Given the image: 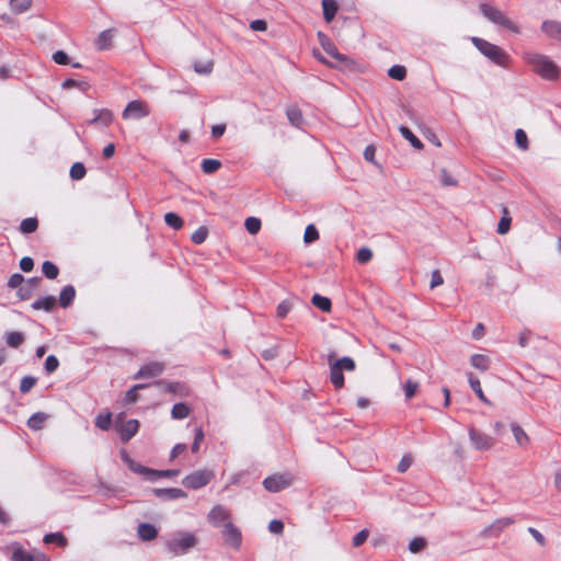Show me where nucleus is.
<instances>
[{"label": "nucleus", "mask_w": 561, "mask_h": 561, "mask_svg": "<svg viewBox=\"0 0 561 561\" xmlns=\"http://www.w3.org/2000/svg\"><path fill=\"white\" fill-rule=\"evenodd\" d=\"M523 59L542 79L556 80L560 76V68L546 55L528 51L523 54Z\"/></svg>", "instance_id": "nucleus-1"}, {"label": "nucleus", "mask_w": 561, "mask_h": 561, "mask_svg": "<svg viewBox=\"0 0 561 561\" xmlns=\"http://www.w3.org/2000/svg\"><path fill=\"white\" fill-rule=\"evenodd\" d=\"M474 47L495 65L506 68L510 61L508 54L495 44L480 37H471Z\"/></svg>", "instance_id": "nucleus-2"}, {"label": "nucleus", "mask_w": 561, "mask_h": 561, "mask_svg": "<svg viewBox=\"0 0 561 561\" xmlns=\"http://www.w3.org/2000/svg\"><path fill=\"white\" fill-rule=\"evenodd\" d=\"M480 12L491 23L514 33H519V27L513 21H511L499 8L489 3H482L480 4Z\"/></svg>", "instance_id": "nucleus-3"}, {"label": "nucleus", "mask_w": 561, "mask_h": 561, "mask_svg": "<svg viewBox=\"0 0 561 561\" xmlns=\"http://www.w3.org/2000/svg\"><path fill=\"white\" fill-rule=\"evenodd\" d=\"M356 365L352 357L344 356L336 359L334 363H330V380L336 389L344 387V375L343 370L353 371Z\"/></svg>", "instance_id": "nucleus-4"}, {"label": "nucleus", "mask_w": 561, "mask_h": 561, "mask_svg": "<svg viewBox=\"0 0 561 561\" xmlns=\"http://www.w3.org/2000/svg\"><path fill=\"white\" fill-rule=\"evenodd\" d=\"M197 543L195 535L184 531L180 537H175L167 542V550L173 556L186 554Z\"/></svg>", "instance_id": "nucleus-5"}, {"label": "nucleus", "mask_w": 561, "mask_h": 561, "mask_svg": "<svg viewBox=\"0 0 561 561\" xmlns=\"http://www.w3.org/2000/svg\"><path fill=\"white\" fill-rule=\"evenodd\" d=\"M215 478L210 469H199L183 478L182 484L190 490H198L206 486Z\"/></svg>", "instance_id": "nucleus-6"}, {"label": "nucleus", "mask_w": 561, "mask_h": 561, "mask_svg": "<svg viewBox=\"0 0 561 561\" xmlns=\"http://www.w3.org/2000/svg\"><path fill=\"white\" fill-rule=\"evenodd\" d=\"M293 476L288 472L275 473L263 480V486L268 492L277 493L289 488L293 484Z\"/></svg>", "instance_id": "nucleus-7"}, {"label": "nucleus", "mask_w": 561, "mask_h": 561, "mask_svg": "<svg viewBox=\"0 0 561 561\" xmlns=\"http://www.w3.org/2000/svg\"><path fill=\"white\" fill-rule=\"evenodd\" d=\"M150 107L149 105L141 100H133L127 103L126 107L122 113L123 119H135L139 121L149 116Z\"/></svg>", "instance_id": "nucleus-8"}, {"label": "nucleus", "mask_w": 561, "mask_h": 561, "mask_svg": "<svg viewBox=\"0 0 561 561\" xmlns=\"http://www.w3.org/2000/svg\"><path fill=\"white\" fill-rule=\"evenodd\" d=\"M221 535L226 545L239 551L242 546V534L241 530L231 522H227L224 525Z\"/></svg>", "instance_id": "nucleus-9"}, {"label": "nucleus", "mask_w": 561, "mask_h": 561, "mask_svg": "<svg viewBox=\"0 0 561 561\" xmlns=\"http://www.w3.org/2000/svg\"><path fill=\"white\" fill-rule=\"evenodd\" d=\"M468 433L470 442L477 450H489L495 444V439L493 437L476 430L474 427H469Z\"/></svg>", "instance_id": "nucleus-10"}, {"label": "nucleus", "mask_w": 561, "mask_h": 561, "mask_svg": "<svg viewBox=\"0 0 561 561\" xmlns=\"http://www.w3.org/2000/svg\"><path fill=\"white\" fill-rule=\"evenodd\" d=\"M164 370V365L159 362H151L145 364L140 367V369L134 375V379H142V378H152L161 375Z\"/></svg>", "instance_id": "nucleus-11"}, {"label": "nucleus", "mask_w": 561, "mask_h": 561, "mask_svg": "<svg viewBox=\"0 0 561 561\" xmlns=\"http://www.w3.org/2000/svg\"><path fill=\"white\" fill-rule=\"evenodd\" d=\"M152 493L162 500L186 499L187 493L179 488H156Z\"/></svg>", "instance_id": "nucleus-12"}, {"label": "nucleus", "mask_w": 561, "mask_h": 561, "mask_svg": "<svg viewBox=\"0 0 561 561\" xmlns=\"http://www.w3.org/2000/svg\"><path fill=\"white\" fill-rule=\"evenodd\" d=\"M139 422L136 419H130L124 422L119 428V437L123 443L130 440L138 432Z\"/></svg>", "instance_id": "nucleus-13"}, {"label": "nucleus", "mask_w": 561, "mask_h": 561, "mask_svg": "<svg viewBox=\"0 0 561 561\" xmlns=\"http://www.w3.org/2000/svg\"><path fill=\"white\" fill-rule=\"evenodd\" d=\"M208 522L218 527L221 522H226L230 518V512L222 505H215L208 513Z\"/></svg>", "instance_id": "nucleus-14"}, {"label": "nucleus", "mask_w": 561, "mask_h": 561, "mask_svg": "<svg viewBox=\"0 0 561 561\" xmlns=\"http://www.w3.org/2000/svg\"><path fill=\"white\" fill-rule=\"evenodd\" d=\"M318 36L320 44L327 54H329L339 61L345 60V56L337 50L336 46L330 41V38L327 35L319 32Z\"/></svg>", "instance_id": "nucleus-15"}, {"label": "nucleus", "mask_w": 561, "mask_h": 561, "mask_svg": "<svg viewBox=\"0 0 561 561\" xmlns=\"http://www.w3.org/2000/svg\"><path fill=\"white\" fill-rule=\"evenodd\" d=\"M94 117L91 118L89 124H99L101 126L107 127L113 122V113L107 108L94 110Z\"/></svg>", "instance_id": "nucleus-16"}, {"label": "nucleus", "mask_w": 561, "mask_h": 561, "mask_svg": "<svg viewBox=\"0 0 561 561\" xmlns=\"http://www.w3.org/2000/svg\"><path fill=\"white\" fill-rule=\"evenodd\" d=\"M137 536L142 541H150L157 538L158 529L153 524L141 523L138 525Z\"/></svg>", "instance_id": "nucleus-17"}, {"label": "nucleus", "mask_w": 561, "mask_h": 561, "mask_svg": "<svg viewBox=\"0 0 561 561\" xmlns=\"http://www.w3.org/2000/svg\"><path fill=\"white\" fill-rule=\"evenodd\" d=\"M541 31L549 37L561 42V23L546 20L541 24Z\"/></svg>", "instance_id": "nucleus-18"}, {"label": "nucleus", "mask_w": 561, "mask_h": 561, "mask_svg": "<svg viewBox=\"0 0 561 561\" xmlns=\"http://www.w3.org/2000/svg\"><path fill=\"white\" fill-rule=\"evenodd\" d=\"M157 385L162 387V390L168 393H174L183 396L186 389L185 385L180 381H168V380H159Z\"/></svg>", "instance_id": "nucleus-19"}, {"label": "nucleus", "mask_w": 561, "mask_h": 561, "mask_svg": "<svg viewBox=\"0 0 561 561\" xmlns=\"http://www.w3.org/2000/svg\"><path fill=\"white\" fill-rule=\"evenodd\" d=\"M56 306V298L54 296H44L36 299L31 307L34 310H44L50 312Z\"/></svg>", "instance_id": "nucleus-20"}, {"label": "nucleus", "mask_w": 561, "mask_h": 561, "mask_svg": "<svg viewBox=\"0 0 561 561\" xmlns=\"http://www.w3.org/2000/svg\"><path fill=\"white\" fill-rule=\"evenodd\" d=\"M76 297V289L72 285H66L59 294V305L62 308L71 306Z\"/></svg>", "instance_id": "nucleus-21"}, {"label": "nucleus", "mask_w": 561, "mask_h": 561, "mask_svg": "<svg viewBox=\"0 0 561 561\" xmlns=\"http://www.w3.org/2000/svg\"><path fill=\"white\" fill-rule=\"evenodd\" d=\"M467 377H468V382L470 385V388L472 389V391L477 394V397L485 404H491L490 400L485 397L482 388H481V383H480V380L472 374V373H468L467 374Z\"/></svg>", "instance_id": "nucleus-22"}, {"label": "nucleus", "mask_w": 561, "mask_h": 561, "mask_svg": "<svg viewBox=\"0 0 561 561\" xmlns=\"http://www.w3.org/2000/svg\"><path fill=\"white\" fill-rule=\"evenodd\" d=\"M113 39V31L104 30L102 31L95 39V47L98 50H106L111 47Z\"/></svg>", "instance_id": "nucleus-23"}, {"label": "nucleus", "mask_w": 561, "mask_h": 561, "mask_svg": "<svg viewBox=\"0 0 561 561\" xmlns=\"http://www.w3.org/2000/svg\"><path fill=\"white\" fill-rule=\"evenodd\" d=\"M470 364L481 371H486L490 368L491 360L483 354H473L470 357Z\"/></svg>", "instance_id": "nucleus-24"}, {"label": "nucleus", "mask_w": 561, "mask_h": 561, "mask_svg": "<svg viewBox=\"0 0 561 561\" xmlns=\"http://www.w3.org/2000/svg\"><path fill=\"white\" fill-rule=\"evenodd\" d=\"M4 340L8 346L18 348L25 340V335L22 332L12 331L4 335Z\"/></svg>", "instance_id": "nucleus-25"}, {"label": "nucleus", "mask_w": 561, "mask_h": 561, "mask_svg": "<svg viewBox=\"0 0 561 561\" xmlns=\"http://www.w3.org/2000/svg\"><path fill=\"white\" fill-rule=\"evenodd\" d=\"M322 9L324 20L331 22L337 12V3L334 0H322Z\"/></svg>", "instance_id": "nucleus-26"}, {"label": "nucleus", "mask_w": 561, "mask_h": 561, "mask_svg": "<svg viewBox=\"0 0 561 561\" xmlns=\"http://www.w3.org/2000/svg\"><path fill=\"white\" fill-rule=\"evenodd\" d=\"M399 130L402 137L407 139L413 148L422 149L424 147L423 142L412 133L409 127L400 126Z\"/></svg>", "instance_id": "nucleus-27"}, {"label": "nucleus", "mask_w": 561, "mask_h": 561, "mask_svg": "<svg viewBox=\"0 0 561 561\" xmlns=\"http://www.w3.org/2000/svg\"><path fill=\"white\" fill-rule=\"evenodd\" d=\"M46 420H47L46 413L36 412L30 416L26 424L31 430L38 431L43 427V424Z\"/></svg>", "instance_id": "nucleus-28"}, {"label": "nucleus", "mask_w": 561, "mask_h": 561, "mask_svg": "<svg viewBox=\"0 0 561 561\" xmlns=\"http://www.w3.org/2000/svg\"><path fill=\"white\" fill-rule=\"evenodd\" d=\"M286 115H287L289 123L293 126H295L297 128H301V126L304 124V117H302L301 111L298 107L288 108L286 111Z\"/></svg>", "instance_id": "nucleus-29"}, {"label": "nucleus", "mask_w": 561, "mask_h": 561, "mask_svg": "<svg viewBox=\"0 0 561 561\" xmlns=\"http://www.w3.org/2000/svg\"><path fill=\"white\" fill-rule=\"evenodd\" d=\"M311 302L314 307L323 312L331 311L332 302L328 297L321 296L320 294H314L311 298Z\"/></svg>", "instance_id": "nucleus-30"}, {"label": "nucleus", "mask_w": 561, "mask_h": 561, "mask_svg": "<svg viewBox=\"0 0 561 561\" xmlns=\"http://www.w3.org/2000/svg\"><path fill=\"white\" fill-rule=\"evenodd\" d=\"M43 541L45 543H56L59 547L65 548L68 543L67 538L62 533L56 531V533H49L44 536Z\"/></svg>", "instance_id": "nucleus-31"}, {"label": "nucleus", "mask_w": 561, "mask_h": 561, "mask_svg": "<svg viewBox=\"0 0 561 561\" xmlns=\"http://www.w3.org/2000/svg\"><path fill=\"white\" fill-rule=\"evenodd\" d=\"M190 415V408L184 402L175 403L171 410L174 420H183Z\"/></svg>", "instance_id": "nucleus-32"}, {"label": "nucleus", "mask_w": 561, "mask_h": 561, "mask_svg": "<svg viewBox=\"0 0 561 561\" xmlns=\"http://www.w3.org/2000/svg\"><path fill=\"white\" fill-rule=\"evenodd\" d=\"M38 228V220L35 217H28L21 221L20 231L24 234L33 233Z\"/></svg>", "instance_id": "nucleus-33"}, {"label": "nucleus", "mask_w": 561, "mask_h": 561, "mask_svg": "<svg viewBox=\"0 0 561 561\" xmlns=\"http://www.w3.org/2000/svg\"><path fill=\"white\" fill-rule=\"evenodd\" d=\"M201 168L204 173L213 174L221 168V162L217 159H204Z\"/></svg>", "instance_id": "nucleus-34"}, {"label": "nucleus", "mask_w": 561, "mask_h": 561, "mask_svg": "<svg viewBox=\"0 0 561 561\" xmlns=\"http://www.w3.org/2000/svg\"><path fill=\"white\" fill-rule=\"evenodd\" d=\"M164 221L169 227L173 228L174 230L181 229L184 225L183 219L178 214L172 211L167 213L164 215Z\"/></svg>", "instance_id": "nucleus-35"}, {"label": "nucleus", "mask_w": 561, "mask_h": 561, "mask_svg": "<svg viewBox=\"0 0 561 561\" xmlns=\"http://www.w3.org/2000/svg\"><path fill=\"white\" fill-rule=\"evenodd\" d=\"M511 428H512V433L519 446H524L528 443V440H529L528 435L525 433V431L518 424L513 423L511 425Z\"/></svg>", "instance_id": "nucleus-36"}, {"label": "nucleus", "mask_w": 561, "mask_h": 561, "mask_svg": "<svg viewBox=\"0 0 561 561\" xmlns=\"http://www.w3.org/2000/svg\"><path fill=\"white\" fill-rule=\"evenodd\" d=\"M32 0H10L11 11L15 14L26 12L31 7Z\"/></svg>", "instance_id": "nucleus-37"}, {"label": "nucleus", "mask_w": 561, "mask_h": 561, "mask_svg": "<svg viewBox=\"0 0 561 561\" xmlns=\"http://www.w3.org/2000/svg\"><path fill=\"white\" fill-rule=\"evenodd\" d=\"M61 88L65 89V90L77 88V89L85 92L90 88V84L87 81L75 80V79H70L69 78V79H66L61 83Z\"/></svg>", "instance_id": "nucleus-38"}, {"label": "nucleus", "mask_w": 561, "mask_h": 561, "mask_svg": "<svg viewBox=\"0 0 561 561\" xmlns=\"http://www.w3.org/2000/svg\"><path fill=\"white\" fill-rule=\"evenodd\" d=\"M42 272L48 279H55L59 274V268L50 261H45L42 265Z\"/></svg>", "instance_id": "nucleus-39"}, {"label": "nucleus", "mask_w": 561, "mask_h": 561, "mask_svg": "<svg viewBox=\"0 0 561 561\" xmlns=\"http://www.w3.org/2000/svg\"><path fill=\"white\" fill-rule=\"evenodd\" d=\"M112 424V413L106 412L105 414H99L95 417V426L100 430L107 431Z\"/></svg>", "instance_id": "nucleus-40"}, {"label": "nucleus", "mask_w": 561, "mask_h": 561, "mask_svg": "<svg viewBox=\"0 0 561 561\" xmlns=\"http://www.w3.org/2000/svg\"><path fill=\"white\" fill-rule=\"evenodd\" d=\"M388 76L394 80L401 81L407 77V69L404 66L394 65L389 68Z\"/></svg>", "instance_id": "nucleus-41"}, {"label": "nucleus", "mask_w": 561, "mask_h": 561, "mask_svg": "<svg viewBox=\"0 0 561 561\" xmlns=\"http://www.w3.org/2000/svg\"><path fill=\"white\" fill-rule=\"evenodd\" d=\"M87 173L85 167L82 162H76L70 168V178L72 180H81Z\"/></svg>", "instance_id": "nucleus-42"}, {"label": "nucleus", "mask_w": 561, "mask_h": 561, "mask_svg": "<svg viewBox=\"0 0 561 561\" xmlns=\"http://www.w3.org/2000/svg\"><path fill=\"white\" fill-rule=\"evenodd\" d=\"M503 217L500 219L497 225V232L500 234H505L510 231L512 218L508 216V211L506 208L503 209Z\"/></svg>", "instance_id": "nucleus-43"}, {"label": "nucleus", "mask_w": 561, "mask_h": 561, "mask_svg": "<svg viewBox=\"0 0 561 561\" xmlns=\"http://www.w3.org/2000/svg\"><path fill=\"white\" fill-rule=\"evenodd\" d=\"M319 239V231L314 225L310 224L306 227L304 233L305 243H311Z\"/></svg>", "instance_id": "nucleus-44"}, {"label": "nucleus", "mask_w": 561, "mask_h": 561, "mask_svg": "<svg viewBox=\"0 0 561 561\" xmlns=\"http://www.w3.org/2000/svg\"><path fill=\"white\" fill-rule=\"evenodd\" d=\"M244 226L249 233L256 234L261 229V220L256 217H248Z\"/></svg>", "instance_id": "nucleus-45"}, {"label": "nucleus", "mask_w": 561, "mask_h": 561, "mask_svg": "<svg viewBox=\"0 0 561 561\" xmlns=\"http://www.w3.org/2000/svg\"><path fill=\"white\" fill-rule=\"evenodd\" d=\"M208 236V229L205 226H201L197 230H195L191 237V240L195 244H202L205 242Z\"/></svg>", "instance_id": "nucleus-46"}, {"label": "nucleus", "mask_w": 561, "mask_h": 561, "mask_svg": "<svg viewBox=\"0 0 561 561\" xmlns=\"http://www.w3.org/2000/svg\"><path fill=\"white\" fill-rule=\"evenodd\" d=\"M37 379L33 376H24L20 382V391L27 393L36 385Z\"/></svg>", "instance_id": "nucleus-47"}, {"label": "nucleus", "mask_w": 561, "mask_h": 561, "mask_svg": "<svg viewBox=\"0 0 561 561\" xmlns=\"http://www.w3.org/2000/svg\"><path fill=\"white\" fill-rule=\"evenodd\" d=\"M514 518L512 517H503V518H500L497 520H495L492 526H491V529L495 533H500L502 531L505 527L514 524Z\"/></svg>", "instance_id": "nucleus-48"}, {"label": "nucleus", "mask_w": 561, "mask_h": 561, "mask_svg": "<svg viewBox=\"0 0 561 561\" xmlns=\"http://www.w3.org/2000/svg\"><path fill=\"white\" fill-rule=\"evenodd\" d=\"M373 259V251L369 248H360L357 251L356 260L360 264H366Z\"/></svg>", "instance_id": "nucleus-49"}, {"label": "nucleus", "mask_w": 561, "mask_h": 561, "mask_svg": "<svg viewBox=\"0 0 561 561\" xmlns=\"http://www.w3.org/2000/svg\"><path fill=\"white\" fill-rule=\"evenodd\" d=\"M290 310H291V302L289 300H283L278 304V306L276 308V316L279 319H284L287 317V314L290 312Z\"/></svg>", "instance_id": "nucleus-50"}, {"label": "nucleus", "mask_w": 561, "mask_h": 561, "mask_svg": "<svg viewBox=\"0 0 561 561\" xmlns=\"http://www.w3.org/2000/svg\"><path fill=\"white\" fill-rule=\"evenodd\" d=\"M515 142L520 149H523V150L528 149V137L523 129H516Z\"/></svg>", "instance_id": "nucleus-51"}, {"label": "nucleus", "mask_w": 561, "mask_h": 561, "mask_svg": "<svg viewBox=\"0 0 561 561\" xmlns=\"http://www.w3.org/2000/svg\"><path fill=\"white\" fill-rule=\"evenodd\" d=\"M13 561H34V557L24 549H15L12 553Z\"/></svg>", "instance_id": "nucleus-52"}, {"label": "nucleus", "mask_w": 561, "mask_h": 561, "mask_svg": "<svg viewBox=\"0 0 561 561\" xmlns=\"http://www.w3.org/2000/svg\"><path fill=\"white\" fill-rule=\"evenodd\" d=\"M439 180L443 186H456L458 184V181L446 169L440 170Z\"/></svg>", "instance_id": "nucleus-53"}, {"label": "nucleus", "mask_w": 561, "mask_h": 561, "mask_svg": "<svg viewBox=\"0 0 561 561\" xmlns=\"http://www.w3.org/2000/svg\"><path fill=\"white\" fill-rule=\"evenodd\" d=\"M59 360L55 355H48L45 360V370L47 374H53L57 370Z\"/></svg>", "instance_id": "nucleus-54"}, {"label": "nucleus", "mask_w": 561, "mask_h": 561, "mask_svg": "<svg viewBox=\"0 0 561 561\" xmlns=\"http://www.w3.org/2000/svg\"><path fill=\"white\" fill-rule=\"evenodd\" d=\"M24 276L20 273L12 274L7 283V286L11 289L19 288L24 283Z\"/></svg>", "instance_id": "nucleus-55"}, {"label": "nucleus", "mask_w": 561, "mask_h": 561, "mask_svg": "<svg viewBox=\"0 0 561 561\" xmlns=\"http://www.w3.org/2000/svg\"><path fill=\"white\" fill-rule=\"evenodd\" d=\"M417 388H419V383L417 382H415V381H413L411 379H408L405 381L404 386H403L405 398L408 400L411 399L415 394Z\"/></svg>", "instance_id": "nucleus-56"}, {"label": "nucleus", "mask_w": 561, "mask_h": 561, "mask_svg": "<svg viewBox=\"0 0 561 561\" xmlns=\"http://www.w3.org/2000/svg\"><path fill=\"white\" fill-rule=\"evenodd\" d=\"M146 387H148V385H145V383L135 385L131 389H129L126 392V401L131 402V403L136 402L138 400L137 391L140 389H145Z\"/></svg>", "instance_id": "nucleus-57"}, {"label": "nucleus", "mask_w": 561, "mask_h": 561, "mask_svg": "<svg viewBox=\"0 0 561 561\" xmlns=\"http://www.w3.org/2000/svg\"><path fill=\"white\" fill-rule=\"evenodd\" d=\"M426 542L422 537L413 538L409 543V550L413 553L420 552L424 549Z\"/></svg>", "instance_id": "nucleus-58"}, {"label": "nucleus", "mask_w": 561, "mask_h": 561, "mask_svg": "<svg viewBox=\"0 0 561 561\" xmlns=\"http://www.w3.org/2000/svg\"><path fill=\"white\" fill-rule=\"evenodd\" d=\"M124 459L127 461L128 467L133 472L145 476L148 467H145L141 463H137V462L133 461L131 459L128 458L127 455L124 457Z\"/></svg>", "instance_id": "nucleus-59"}, {"label": "nucleus", "mask_w": 561, "mask_h": 561, "mask_svg": "<svg viewBox=\"0 0 561 561\" xmlns=\"http://www.w3.org/2000/svg\"><path fill=\"white\" fill-rule=\"evenodd\" d=\"M53 60L57 64V65H69L70 64V58L68 56L67 53H65L64 50H57L53 54Z\"/></svg>", "instance_id": "nucleus-60"}, {"label": "nucleus", "mask_w": 561, "mask_h": 561, "mask_svg": "<svg viewBox=\"0 0 561 561\" xmlns=\"http://www.w3.org/2000/svg\"><path fill=\"white\" fill-rule=\"evenodd\" d=\"M213 67H214V65L211 61H207L205 64L196 62L194 65V70L201 75H208L213 71Z\"/></svg>", "instance_id": "nucleus-61"}, {"label": "nucleus", "mask_w": 561, "mask_h": 561, "mask_svg": "<svg viewBox=\"0 0 561 561\" xmlns=\"http://www.w3.org/2000/svg\"><path fill=\"white\" fill-rule=\"evenodd\" d=\"M368 530L367 529H362L359 533H357L354 537H353V546L354 547H359L362 546L368 538Z\"/></svg>", "instance_id": "nucleus-62"}, {"label": "nucleus", "mask_w": 561, "mask_h": 561, "mask_svg": "<svg viewBox=\"0 0 561 561\" xmlns=\"http://www.w3.org/2000/svg\"><path fill=\"white\" fill-rule=\"evenodd\" d=\"M268 530L272 534L279 535L284 530V523L280 519H273L268 524Z\"/></svg>", "instance_id": "nucleus-63"}, {"label": "nucleus", "mask_w": 561, "mask_h": 561, "mask_svg": "<svg viewBox=\"0 0 561 561\" xmlns=\"http://www.w3.org/2000/svg\"><path fill=\"white\" fill-rule=\"evenodd\" d=\"M34 267V261L32 257L30 256H24L21 259L20 261V268L25 272V273H28L33 270Z\"/></svg>", "instance_id": "nucleus-64"}]
</instances>
